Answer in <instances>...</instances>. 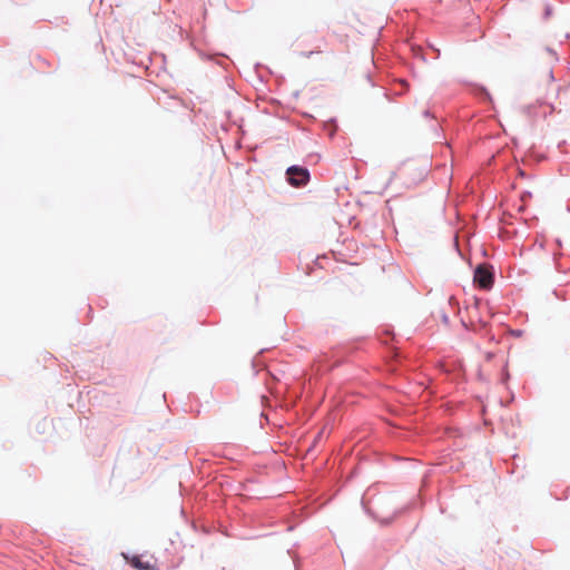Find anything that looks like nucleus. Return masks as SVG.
<instances>
[{"label": "nucleus", "mask_w": 570, "mask_h": 570, "mask_svg": "<svg viewBox=\"0 0 570 570\" xmlns=\"http://www.w3.org/2000/svg\"><path fill=\"white\" fill-rule=\"evenodd\" d=\"M546 80H547L546 92H543L542 95L539 92V97L537 99V105L540 108H542V111L538 112L537 110H534V107L532 105H530L525 108V110L531 116L546 117L547 115H550L553 111V106L550 100H551V98H554L557 96L558 87L553 83V76H552L551 71H549L546 75Z\"/></svg>", "instance_id": "nucleus-1"}, {"label": "nucleus", "mask_w": 570, "mask_h": 570, "mask_svg": "<svg viewBox=\"0 0 570 570\" xmlns=\"http://www.w3.org/2000/svg\"><path fill=\"white\" fill-rule=\"evenodd\" d=\"M473 281L480 288L490 289L494 281L492 266L480 264L474 271Z\"/></svg>", "instance_id": "nucleus-2"}, {"label": "nucleus", "mask_w": 570, "mask_h": 570, "mask_svg": "<svg viewBox=\"0 0 570 570\" xmlns=\"http://www.w3.org/2000/svg\"><path fill=\"white\" fill-rule=\"evenodd\" d=\"M288 183L295 187L305 186L309 180V173L306 168L291 166L286 170Z\"/></svg>", "instance_id": "nucleus-3"}, {"label": "nucleus", "mask_w": 570, "mask_h": 570, "mask_svg": "<svg viewBox=\"0 0 570 570\" xmlns=\"http://www.w3.org/2000/svg\"><path fill=\"white\" fill-rule=\"evenodd\" d=\"M129 562L135 569H138V570H148L149 569V564L142 562V560L138 556L132 557Z\"/></svg>", "instance_id": "nucleus-4"}]
</instances>
